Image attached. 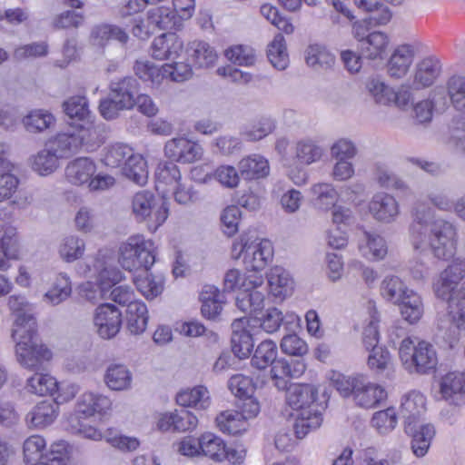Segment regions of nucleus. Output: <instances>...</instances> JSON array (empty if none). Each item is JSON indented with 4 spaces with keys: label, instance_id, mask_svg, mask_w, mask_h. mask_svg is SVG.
Wrapping results in <instances>:
<instances>
[{
    "label": "nucleus",
    "instance_id": "nucleus-1",
    "mask_svg": "<svg viewBox=\"0 0 465 465\" xmlns=\"http://www.w3.org/2000/svg\"><path fill=\"white\" fill-rule=\"evenodd\" d=\"M465 275V261L456 259L442 271L433 282V292L437 298L447 302V316L450 326L443 321L438 324L445 333L443 338L452 348L460 339L459 330L465 329V288L458 285Z\"/></svg>",
    "mask_w": 465,
    "mask_h": 465
},
{
    "label": "nucleus",
    "instance_id": "nucleus-2",
    "mask_svg": "<svg viewBox=\"0 0 465 465\" xmlns=\"http://www.w3.org/2000/svg\"><path fill=\"white\" fill-rule=\"evenodd\" d=\"M12 337L16 342V360L24 368L38 371L51 361L53 353L38 340L36 328L32 332L24 329L13 330Z\"/></svg>",
    "mask_w": 465,
    "mask_h": 465
},
{
    "label": "nucleus",
    "instance_id": "nucleus-3",
    "mask_svg": "<svg viewBox=\"0 0 465 465\" xmlns=\"http://www.w3.org/2000/svg\"><path fill=\"white\" fill-rule=\"evenodd\" d=\"M273 254L270 241L244 234L240 241L233 242L232 256L234 259L243 257V263L248 271H261L272 260Z\"/></svg>",
    "mask_w": 465,
    "mask_h": 465
},
{
    "label": "nucleus",
    "instance_id": "nucleus-4",
    "mask_svg": "<svg viewBox=\"0 0 465 465\" xmlns=\"http://www.w3.org/2000/svg\"><path fill=\"white\" fill-rule=\"evenodd\" d=\"M131 208L135 220L145 223L151 232H155L169 215L166 203L148 190L139 191L133 196Z\"/></svg>",
    "mask_w": 465,
    "mask_h": 465
},
{
    "label": "nucleus",
    "instance_id": "nucleus-5",
    "mask_svg": "<svg viewBox=\"0 0 465 465\" xmlns=\"http://www.w3.org/2000/svg\"><path fill=\"white\" fill-rule=\"evenodd\" d=\"M430 244L435 257L448 260L454 256L457 246L455 226L445 220H437L431 227Z\"/></svg>",
    "mask_w": 465,
    "mask_h": 465
},
{
    "label": "nucleus",
    "instance_id": "nucleus-6",
    "mask_svg": "<svg viewBox=\"0 0 465 465\" xmlns=\"http://www.w3.org/2000/svg\"><path fill=\"white\" fill-rule=\"evenodd\" d=\"M258 321L248 317L235 319L232 323V350L239 359L251 354L254 345V336L260 333L256 324Z\"/></svg>",
    "mask_w": 465,
    "mask_h": 465
},
{
    "label": "nucleus",
    "instance_id": "nucleus-7",
    "mask_svg": "<svg viewBox=\"0 0 465 465\" xmlns=\"http://www.w3.org/2000/svg\"><path fill=\"white\" fill-rule=\"evenodd\" d=\"M440 398L448 404L462 406L465 404V373L448 372L439 382Z\"/></svg>",
    "mask_w": 465,
    "mask_h": 465
},
{
    "label": "nucleus",
    "instance_id": "nucleus-8",
    "mask_svg": "<svg viewBox=\"0 0 465 465\" xmlns=\"http://www.w3.org/2000/svg\"><path fill=\"white\" fill-rule=\"evenodd\" d=\"M94 322L103 339H111L120 331L121 312L114 305L102 304L95 310Z\"/></svg>",
    "mask_w": 465,
    "mask_h": 465
},
{
    "label": "nucleus",
    "instance_id": "nucleus-9",
    "mask_svg": "<svg viewBox=\"0 0 465 465\" xmlns=\"http://www.w3.org/2000/svg\"><path fill=\"white\" fill-rule=\"evenodd\" d=\"M271 366L272 380L274 386L280 391L287 390L290 381L301 377L306 370L304 362L300 360L288 361L284 359H279Z\"/></svg>",
    "mask_w": 465,
    "mask_h": 465
},
{
    "label": "nucleus",
    "instance_id": "nucleus-10",
    "mask_svg": "<svg viewBox=\"0 0 465 465\" xmlns=\"http://www.w3.org/2000/svg\"><path fill=\"white\" fill-rule=\"evenodd\" d=\"M164 153L165 156L173 161L193 163L201 159L203 148L200 144L184 137H176L165 143Z\"/></svg>",
    "mask_w": 465,
    "mask_h": 465
},
{
    "label": "nucleus",
    "instance_id": "nucleus-11",
    "mask_svg": "<svg viewBox=\"0 0 465 465\" xmlns=\"http://www.w3.org/2000/svg\"><path fill=\"white\" fill-rule=\"evenodd\" d=\"M369 210L375 220L391 223L400 214L398 201L387 193H377L369 203Z\"/></svg>",
    "mask_w": 465,
    "mask_h": 465
},
{
    "label": "nucleus",
    "instance_id": "nucleus-12",
    "mask_svg": "<svg viewBox=\"0 0 465 465\" xmlns=\"http://www.w3.org/2000/svg\"><path fill=\"white\" fill-rule=\"evenodd\" d=\"M426 411V399L422 393L411 391L402 397L400 414L404 420V428L412 429L413 424L420 423Z\"/></svg>",
    "mask_w": 465,
    "mask_h": 465
},
{
    "label": "nucleus",
    "instance_id": "nucleus-13",
    "mask_svg": "<svg viewBox=\"0 0 465 465\" xmlns=\"http://www.w3.org/2000/svg\"><path fill=\"white\" fill-rule=\"evenodd\" d=\"M8 308L15 316L13 330L24 329L33 331L36 322L32 313V305L22 295H11L8 298Z\"/></svg>",
    "mask_w": 465,
    "mask_h": 465
},
{
    "label": "nucleus",
    "instance_id": "nucleus-14",
    "mask_svg": "<svg viewBox=\"0 0 465 465\" xmlns=\"http://www.w3.org/2000/svg\"><path fill=\"white\" fill-rule=\"evenodd\" d=\"M441 74V64L438 58L428 56L420 61L414 71L412 87L420 90L432 85Z\"/></svg>",
    "mask_w": 465,
    "mask_h": 465
},
{
    "label": "nucleus",
    "instance_id": "nucleus-15",
    "mask_svg": "<svg viewBox=\"0 0 465 465\" xmlns=\"http://www.w3.org/2000/svg\"><path fill=\"white\" fill-rule=\"evenodd\" d=\"M437 363L438 358L433 345L425 341H419L407 369L411 371L427 373L433 370Z\"/></svg>",
    "mask_w": 465,
    "mask_h": 465
},
{
    "label": "nucleus",
    "instance_id": "nucleus-16",
    "mask_svg": "<svg viewBox=\"0 0 465 465\" xmlns=\"http://www.w3.org/2000/svg\"><path fill=\"white\" fill-rule=\"evenodd\" d=\"M386 391L378 384L367 381L365 376H361V381L356 385L354 401L357 405L370 409L375 408L381 401L386 398Z\"/></svg>",
    "mask_w": 465,
    "mask_h": 465
},
{
    "label": "nucleus",
    "instance_id": "nucleus-17",
    "mask_svg": "<svg viewBox=\"0 0 465 465\" xmlns=\"http://www.w3.org/2000/svg\"><path fill=\"white\" fill-rule=\"evenodd\" d=\"M111 406L112 401L108 397L88 391L83 393L78 399L74 415H83L86 419L95 413H105Z\"/></svg>",
    "mask_w": 465,
    "mask_h": 465
},
{
    "label": "nucleus",
    "instance_id": "nucleus-18",
    "mask_svg": "<svg viewBox=\"0 0 465 465\" xmlns=\"http://www.w3.org/2000/svg\"><path fill=\"white\" fill-rule=\"evenodd\" d=\"M238 171L244 180H259L270 174L269 161L258 153L243 157L238 163Z\"/></svg>",
    "mask_w": 465,
    "mask_h": 465
},
{
    "label": "nucleus",
    "instance_id": "nucleus-19",
    "mask_svg": "<svg viewBox=\"0 0 465 465\" xmlns=\"http://www.w3.org/2000/svg\"><path fill=\"white\" fill-rule=\"evenodd\" d=\"M437 110H445L448 106L447 97L443 87H436L431 94V100H422L413 105V117L418 123H428L432 118L433 107Z\"/></svg>",
    "mask_w": 465,
    "mask_h": 465
},
{
    "label": "nucleus",
    "instance_id": "nucleus-20",
    "mask_svg": "<svg viewBox=\"0 0 465 465\" xmlns=\"http://www.w3.org/2000/svg\"><path fill=\"white\" fill-rule=\"evenodd\" d=\"M414 50L409 45H400L387 64V73L390 77L400 79L405 76L413 62Z\"/></svg>",
    "mask_w": 465,
    "mask_h": 465
},
{
    "label": "nucleus",
    "instance_id": "nucleus-21",
    "mask_svg": "<svg viewBox=\"0 0 465 465\" xmlns=\"http://www.w3.org/2000/svg\"><path fill=\"white\" fill-rule=\"evenodd\" d=\"M405 432L411 436V450L418 458L424 457L435 436V428L432 424H413L412 429L404 428Z\"/></svg>",
    "mask_w": 465,
    "mask_h": 465
},
{
    "label": "nucleus",
    "instance_id": "nucleus-22",
    "mask_svg": "<svg viewBox=\"0 0 465 465\" xmlns=\"http://www.w3.org/2000/svg\"><path fill=\"white\" fill-rule=\"evenodd\" d=\"M287 390V402L294 410L312 408L318 395V389L311 384H293Z\"/></svg>",
    "mask_w": 465,
    "mask_h": 465
},
{
    "label": "nucleus",
    "instance_id": "nucleus-23",
    "mask_svg": "<svg viewBox=\"0 0 465 465\" xmlns=\"http://www.w3.org/2000/svg\"><path fill=\"white\" fill-rule=\"evenodd\" d=\"M79 146L94 149L100 146L106 139L107 130L104 124L86 122L74 131Z\"/></svg>",
    "mask_w": 465,
    "mask_h": 465
},
{
    "label": "nucleus",
    "instance_id": "nucleus-24",
    "mask_svg": "<svg viewBox=\"0 0 465 465\" xmlns=\"http://www.w3.org/2000/svg\"><path fill=\"white\" fill-rule=\"evenodd\" d=\"M95 171L96 165L90 158L80 157L68 163L65 177L70 183L81 186L89 183Z\"/></svg>",
    "mask_w": 465,
    "mask_h": 465
},
{
    "label": "nucleus",
    "instance_id": "nucleus-25",
    "mask_svg": "<svg viewBox=\"0 0 465 465\" xmlns=\"http://www.w3.org/2000/svg\"><path fill=\"white\" fill-rule=\"evenodd\" d=\"M183 49V42L173 33H165L154 38L152 55L158 60L173 59Z\"/></svg>",
    "mask_w": 465,
    "mask_h": 465
},
{
    "label": "nucleus",
    "instance_id": "nucleus-26",
    "mask_svg": "<svg viewBox=\"0 0 465 465\" xmlns=\"http://www.w3.org/2000/svg\"><path fill=\"white\" fill-rule=\"evenodd\" d=\"M361 253L371 260H382L388 252L386 241L376 232L363 231L359 240Z\"/></svg>",
    "mask_w": 465,
    "mask_h": 465
},
{
    "label": "nucleus",
    "instance_id": "nucleus-27",
    "mask_svg": "<svg viewBox=\"0 0 465 465\" xmlns=\"http://www.w3.org/2000/svg\"><path fill=\"white\" fill-rule=\"evenodd\" d=\"M413 223L411 226L412 244L420 249L425 239V228L432 217L431 209L420 202H417L412 210Z\"/></svg>",
    "mask_w": 465,
    "mask_h": 465
},
{
    "label": "nucleus",
    "instance_id": "nucleus-28",
    "mask_svg": "<svg viewBox=\"0 0 465 465\" xmlns=\"http://www.w3.org/2000/svg\"><path fill=\"white\" fill-rule=\"evenodd\" d=\"M202 168H194L192 171L193 179L199 183H207L213 178L217 180L223 186L226 188H235L240 182V173L233 166L222 165L218 167L213 173H206L203 178L199 177Z\"/></svg>",
    "mask_w": 465,
    "mask_h": 465
},
{
    "label": "nucleus",
    "instance_id": "nucleus-29",
    "mask_svg": "<svg viewBox=\"0 0 465 465\" xmlns=\"http://www.w3.org/2000/svg\"><path fill=\"white\" fill-rule=\"evenodd\" d=\"M58 404L52 401H43L26 415L27 423L34 428H45L56 419Z\"/></svg>",
    "mask_w": 465,
    "mask_h": 465
},
{
    "label": "nucleus",
    "instance_id": "nucleus-30",
    "mask_svg": "<svg viewBox=\"0 0 465 465\" xmlns=\"http://www.w3.org/2000/svg\"><path fill=\"white\" fill-rule=\"evenodd\" d=\"M138 91V82L136 79L126 76L117 81H114L110 84V95L121 101L124 106L131 109L135 104V94Z\"/></svg>",
    "mask_w": 465,
    "mask_h": 465
},
{
    "label": "nucleus",
    "instance_id": "nucleus-31",
    "mask_svg": "<svg viewBox=\"0 0 465 465\" xmlns=\"http://www.w3.org/2000/svg\"><path fill=\"white\" fill-rule=\"evenodd\" d=\"M310 192L314 208L321 211H329L335 207L339 200V193L331 183H315L311 187Z\"/></svg>",
    "mask_w": 465,
    "mask_h": 465
},
{
    "label": "nucleus",
    "instance_id": "nucleus-32",
    "mask_svg": "<svg viewBox=\"0 0 465 465\" xmlns=\"http://www.w3.org/2000/svg\"><path fill=\"white\" fill-rule=\"evenodd\" d=\"M134 153L133 148L127 143H114L104 148L102 162L110 168H122Z\"/></svg>",
    "mask_w": 465,
    "mask_h": 465
},
{
    "label": "nucleus",
    "instance_id": "nucleus-33",
    "mask_svg": "<svg viewBox=\"0 0 465 465\" xmlns=\"http://www.w3.org/2000/svg\"><path fill=\"white\" fill-rule=\"evenodd\" d=\"M111 39L117 40L124 45L127 43L129 36L124 29L114 25L101 24L92 29L91 41L93 45L103 47Z\"/></svg>",
    "mask_w": 465,
    "mask_h": 465
},
{
    "label": "nucleus",
    "instance_id": "nucleus-34",
    "mask_svg": "<svg viewBox=\"0 0 465 465\" xmlns=\"http://www.w3.org/2000/svg\"><path fill=\"white\" fill-rule=\"evenodd\" d=\"M176 402L183 407L206 410L210 406V393L206 387L196 386L180 391L176 395Z\"/></svg>",
    "mask_w": 465,
    "mask_h": 465
},
{
    "label": "nucleus",
    "instance_id": "nucleus-35",
    "mask_svg": "<svg viewBox=\"0 0 465 465\" xmlns=\"http://www.w3.org/2000/svg\"><path fill=\"white\" fill-rule=\"evenodd\" d=\"M148 20L162 30L176 29L181 25V19L172 6L161 5L148 11Z\"/></svg>",
    "mask_w": 465,
    "mask_h": 465
},
{
    "label": "nucleus",
    "instance_id": "nucleus-36",
    "mask_svg": "<svg viewBox=\"0 0 465 465\" xmlns=\"http://www.w3.org/2000/svg\"><path fill=\"white\" fill-rule=\"evenodd\" d=\"M389 45V38L386 34L374 31L369 34L366 39L359 45L361 54L368 59L381 58Z\"/></svg>",
    "mask_w": 465,
    "mask_h": 465
},
{
    "label": "nucleus",
    "instance_id": "nucleus-37",
    "mask_svg": "<svg viewBox=\"0 0 465 465\" xmlns=\"http://www.w3.org/2000/svg\"><path fill=\"white\" fill-rule=\"evenodd\" d=\"M397 303L400 305L403 319L411 324L420 321L424 312L420 296L412 290L408 289L403 294L402 300Z\"/></svg>",
    "mask_w": 465,
    "mask_h": 465
},
{
    "label": "nucleus",
    "instance_id": "nucleus-38",
    "mask_svg": "<svg viewBox=\"0 0 465 465\" xmlns=\"http://www.w3.org/2000/svg\"><path fill=\"white\" fill-rule=\"evenodd\" d=\"M133 281L137 290L147 300L155 298L161 294L163 290V278L153 276L146 270H142L134 277Z\"/></svg>",
    "mask_w": 465,
    "mask_h": 465
},
{
    "label": "nucleus",
    "instance_id": "nucleus-39",
    "mask_svg": "<svg viewBox=\"0 0 465 465\" xmlns=\"http://www.w3.org/2000/svg\"><path fill=\"white\" fill-rule=\"evenodd\" d=\"M104 381L112 391L128 390L132 383V373L123 364H112L106 369Z\"/></svg>",
    "mask_w": 465,
    "mask_h": 465
},
{
    "label": "nucleus",
    "instance_id": "nucleus-40",
    "mask_svg": "<svg viewBox=\"0 0 465 465\" xmlns=\"http://www.w3.org/2000/svg\"><path fill=\"white\" fill-rule=\"evenodd\" d=\"M307 64L314 70H328L335 64V56L320 45H311L305 52Z\"/></svg>",
    "mask_w": 465,
    "mask_h": 465
},
{
    "label": "nucleus",
    "instance_id": "nucleus-41",
    "mask_svg": "<svg viewBox=\"0 0 465 465\" xmlns=\"http://www.w3.org/2000/svg\"><path fill=\"white\" fill-rule=\"evenodd\" d=\"M84 251L85 242L84 239L74 234L64 236L58 246V254L66 262H73L81 259Z\"/></svg>",
    "mask_w": 465,
    "mask_h": 465
},
{
    "label": "nucleus",
    "instance_id": "nucleus-42",
    "mask_svg": "<svg viewBox=\"0 0 465 465\" xmlns=\"http://www.w3.org/2000/svg\"><path fill=\"white\" fill-rule=\"evenodd\" d=\"M121 172L126 178L138 185H144L147 183L148 170L146 162L139 153H134L126 163L124 164Z\"/></svg>",
    "mask_w": 465,
    "mask_h": 465
},
{
    "label": "nucleus",
    "instance_id": "nucleus-43",
    "mask_svg": "<svg viewBox=\"0 0 465 465\" xmlns=\"http://www.w3.org/2000/svg\"><path fill=\"white\" fill-rule=\"evenodd\" d=\"M444 89L454 109L465 112V76L455 74L449 77Z\"/></svg>",
    "mask_w": 465,
    "mask_h": 465
},
{
    "label": "nucleus",
    "instance_id": "nucleus-44",
    "mask_svg": "<svg viewBox=\"0 0 465 465\" xmlns=\"http://www.w3.org/2000/svg\"><path fill=\"white\" fill-rule=\"evenodd\" d=\"M268 284L273 296L284 298L292 291V280L289 273L282 267L276 266L267 274Z\"/></svg>",
    "mask_w": 465,
    "mask_h": 465
},
{
    "label": "nucleus",
    "instance_id": "nucleus-45",
    "mask_svg": "<svg viewBox=\"0 0 465 465\" xmlns=\"http://www.w3.org/2000/svg\"><path fill=\"white\" fill-rule=\"evenodd\" d=\"M127 327L134 334L143 333L147 326L148 311L143 302H137L128 305L126 309Z\"/></svg>",
    "mask_w": 465,
    "mask_h": 465
},
{
    "label": "nucleus",
    "instance_id": "nucleus-46",
    "mask_svg": "<svg viewBox=\"0 0 465 465\" xmlns=\"http://www.w3.org/2000/svg\"><path fill=\"white\" fill-rule=\"evenodd\" d=\"M140 243H143L142 235H134L124 242L120 249L119 262L124 270L137 271V254L140 248Z\"/></svg>",
    "mask_w": 465,
    "mask_h": 465
},
{
    "label": "nucleus",
    "instance_id": "nucleus-47",
    "mask_svg": "<svg viewBox=\"0 0 465 465\" xmlns=\"http://www.w3.org/2000/svg\"><path fill=\"white\" fill-rule=\"evenodd\" d=\"M23 124L26 131L35 134L53 127L55 118L46 110L35 109L24 117Z\"/></svg>",
    "mask_w": 465,
    "mask_h": 465
},
{
    "label": "nucleus",
    "instance_id": "nucleus-48",
    "mask_svg": "<svg viewBox=\"0 0 465 465\" xmlns=\"http://www.w3.org/2000/svg\"><path fill=\"white\" fill-rule=\"evenodd\" d=\"M220 430L224 433L236 435L246 430L247 421L238 411H225L216 417Z\"/></svg>",
    "mask_w": 465,
    "mask_h": 465
},
{
    "label": "nucleus",
    "instance_id": "nucleus-49",
    "mask_svg": "<svg viewBox=\"0 0 465 465\" xmlns=\"http://www.w3.org/2000/svg\"><path fill=\"white\" fill-rule=\"evenodd\" d=\"M322 422V413L318 409L302 410L296 418L294 430L298 438H303L311 430H315Z\"/></svg>",
    "mask_w": 465,
    "mask_h": 465
},
{
    "label": "nucleus",
    "instance_id": "nucleus-50",
    "mask_svg": "<svg viewBox=\"0 0 465 465\" xmlns=\"http://www.w3.org/2000/svg\"><path fill=\"white\" fill-rule=\"evenodd\" d=\"M201 454L214 461L225 460L226 445L224 441L213 433H205L200 437Z\"/></svg>",
    "mask_w": 465,
    "mask_h": 465
},
{
    "label": "nucleus",
    "instance_id": "nucleus-51",
    "mask_svg": "<svg viewBox=\"0 0 465 465\" xmlns=\"http://www.w3.org/2000/svg\"><path fill=\"white\" fill-rule=\"evenodd\" d=\"M94 267L98 271L99 295L107 296L110 289L114 288L120 281L121 272L116 268L108 266L100 260H96Z\"/></svg>",
    "mask_w": 465,
    "mask_h": 465
},
{
    "label": "nucleus",
    "instance_id": "nucleus-52",
    "mask_svg": "<svg viewBox=\"0 0 465 465\" xmlns=\"http://www.w3.org/2000/svg\"><path fill=\"white\" fill-rule=\"evenodd\" d=\"M188 52L189 56L199 67L212 66L217 59L215 50L208 43L203 41L193 42Z\"/></svg>",
    "mask_w": 465,
    "mask_h": 465
},
{
    "label": "nucleus",
    "instance_id": "nucleus-53",
    "mask_svg": "<svg viewBox=\"0 0 465 465\" xmlns=\"http://www.w3.org/2000/svg\"><path fill=\"white\" fill-rule=\"evenodd\" d=\"M46 447L45 440L40 435L28 437L23 445L24 460L28 465L40 462L47 452H44Z\"/></svg>",
    "mask_w": 465,
    "mask_h": 465
},
{
    "label": "nucleus",
    "instance_id": "nucleus-54",
    "mask_svg": "<svg viewBox=\"0 0 465 465\" xmlns=\"http://www.w3.org/2000/svg\"><path fill=\"white\" fill-rule=\"evenodd\" d=\"M277 360V346L271 340L262 341L252 358V365L259 370L271 366Z\"/></svg>",
    "mask_w": 465,
    "mask_h": 465
},
{
    "label": "nucleus",
    "instance_id": "nucleus-55",
    "mask_svg": "<svg viewBox=\"0 0 465 465\" xmlns=\"http://www.w3.org/2000/svg\"><path fill=\"white\" fill-rule=\"evenodd\" d=\"M59 157L46 144V148L37 153L32 158V168L40 175H48L58 167Z\"/></svg>",
    "mask_w": 465,
    "mask_h": 465
},
{
    "label": "nucleus",
    "instance_id": "nucleus-56",
    "mask_svg": "<svg viewBox=\"0 0 465 465\" xmlns=\"http://www.w3.org/2000/svg\"><path fill=\"white\" fill-rule=\"evenodd\" d=\"M72 293L71 282L64 273L57 275L51 288L45 294V298L53 305H57L65 301Z\"/></svg>",
    "mask_w": 465,
    "mask_h": 465
},
{
    "label": "nucleus",
    "instance_id": "nucleus-57",
    "mask_svg": "<svg viewBox=\"0 0 465 465\" xmlns=\"http://www.w3.org/2000/svg\"><path fill=\"white\" fill-rule=\"evenodd\" d=\"M181 179V173L173 163H160L155 171L156 189L165 193L163 186H176Z\"/></svg>",
    "mask_w": 465,
    "mask_h": 465
},
{
    "label": "nucleus",
    "instance_id": "nucleus-58",
    "mask_svg": "<svg viewBox=\"0 0 465 465\" xmlns=\"http://www.w3.org/2000/svg\"><path fill=\"white\" fill-rule=\"evenodd\" d=\"M26 387L28 391L39 396L53 395L57 390V381L49 374L37 372L27 380Z\"/></svg>",
    "mask_w": 465,
    "mask_h": 465
},
{
    "label": "nucleus",
    "instance_id": "nucleus-59",
    "mask_svg": "<svg viewBox=\"0 0 465 465\" xmlns=\"http://www.w3.org/2000/svg\"><path fill=\"white\" fill-rule=\"evenodd\" d=\"M267 56L275 68L283 70L287 67L289 58L282 35L278 34L275 35L273 41L268 46Z\"/></svg>",
    "mask_w": 465,
    "mask_h": 465
},
{
    "label": "nucleus",
    "instance_id": "nucleus-60",
    "mask_svg": "<svg viewBox=\"0 0 465 465\" xmlns=\"http://www.w3.org/2000/svg\"><path fill=\"white\" fill-rule=\"evenodd\" d=\"M47 145L59 158L64 157L80 148L74 132L58 134L53 140L49 141Z\"/></svg>",
    "mask_w": 465,
    "mask_h": 465
},
{
    "label": "nucleus",
    "instance_id": "nucleus-61",
    "mask_svg": "<svg viewBox=\"0 0 465 465\" xmlns=\"http://www.w3.org/2000/svg\"><path fill=\"white\" fill-rule=\"evenodd\" d=\"M374 175L376 182L382 188L393 190H405L407 188L404 181L385 164L377 163Z\"/></svg>",
    "mask_w": 465,
    "mask_h": 465
},
{
    "label": "nucleus",
    "instance_id": "nucleus-62",
    "mask_svg": "<svg viewBox=\"0 0 465 465\" xmlns=\"http://www.w3.org/2000/svg\"><path fill=\"white\" fill-rule=\"evenodd\" d=\"M408 291L407 286L398 276H387L381 285V293L388 301L397 303Z\"/></svg>",
    "mask_w": 465,
    "mask_h": 465
},
{
    "label": "nucleus",
    "instance_id": "nucleus-63",
    "mask_svg": "<svg viewBox=\"0 0 465 465\" xmlns=\"http://www.w3.org/2000/svg\"><path fill=\"white\" fill-rule=\"evenodd\" d=\"M134 70L140 79L149 81L153 85H159L163 82L162 67H158L147 60H137Z\"/></svg>",
    "mask_w": 465,
    "mask_h": 465
},
{
    "label": "nucleus",
    "instance_id": "nucleus-64",
    "mask_svg": "<svg viewBox=\"0 0 465 465\" xmlns=\"http://www.w3.org/2000/svg\"><path fill=\"white\" fill-rule=\"evenodd\" d=\"M225 56L237 65L251 66L256 61L254 51L246 45H233L225 50Z\"/></svg>",
    "mask_w": 465,
    "mask_h": 465
}]
</instances>
